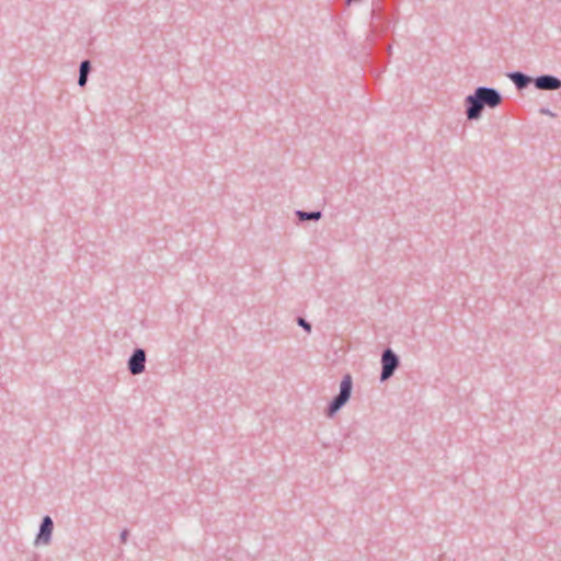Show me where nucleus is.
I'll list each match as a JSON object with an SVG mask.
<instances>
[{
    "mask_svg": "<svg viewBox=\"0 0 561 561\" xmlns=\"http://www.w3.org/2000/svg\"><path fill=\"white\" fill-rule=\"evenodd\" d=\"M502 103V95L493 88L479 87L474 93L468 95L465 100L466 115L468 119H478L481 117L484 106L494 108Z\"/></svg>",
    "mask_w": 561,
    "mask_h": 561,
    "instance_id": "nucleus-1",
    "label": "nucleus"
},
{
    "mask_svg": "<svg viewBox=\"0 0 561 561\" xmlns=\"http://www.w3.org/2000/svg\"><path fill=\"white\" fill-rule=\"evenodd\" d=\"M353 381L351 375H345L340 383V392L330 402L327 415L332 417L351 398Z\"/></svg>",
    "mask_w": 561,
    "mask_h": 561,
    "instance_id": "nucleus-2",
    "label": "nucleus"
},
{
    "mask_svg": "<svg viewBox=\"0 0 561 561\" xmlns=\"http://www.w3.org/2000/svg\"><path fill=\"white\" fill-rule=\"evenodd\" d=\"M399 365L398 355L391 348H386L381 354L380 380L386 381L392 377Z\"/></svg>",
    "mask_w": 561,
    "mask_h": 561,
    "instance_id": "nucleus-3",
    "label": "nucleus"
},
{
    "mask_svg": "<svg viewBox=\"0 0 561 561\" xmlns=\"http://www.w3.org/2000/svg\"><path fill=\"white\" fill-rule=\"evenodd\" d=\"M146 368V352L142 348H136L128 359V369L131 375H139Z\"/></svg>",
    "mask_w": 561,
    "mask_h": 561,
    "instance_id": "nucleus-4",
    "label": "nucleus"
},
{
    "mask_svg": "<svg viewBox=\"0 0 561 561\" xmlns=\"http://www.w3.org/2000/svg\"><path fill=\"white\" fill-rule=\"evenodd\" d=\"M53 529H54L53 519L49 516H45L42 519V523H41V526H39V531L37 534V537H36L34 543L36 546H39V545L47 546V545H49L50 541H51Z\"/></svg>",
    "mask_w": 561,
    "mask_h": 561,
    "instance_id": "nucleus-5",
    "label": "nucleus"
},
{
    "mask_svg": "<svg viewBox=\"0 0 561 561\" xmlns=\"http://www.w3.org/2000/svg\"><path fill=\"white\" fill-rule=\"evenodd\" d=\"M534 85L538 90L554 91L561 89V80L551 75H542L534 79Z\"/></svg>",
    "mask_w": 561,
    "mask_h": 561,
    "instance_id": "nucleus-6",
    "label": "nucleus"
},
{
    "mask_svg": "<svg viewBox=\"0 0 561 561\" xmlns=\"http://www.w3.org/2000/svg\"><path fill=\"white\" fill-rule=\"evenodd\" d=\"M508 78L514 82L518 90L527 88L531 82L534 83L533 78L519 71L510 73Z\"/></svg>",
    "mask_w": 561,
    "mask_h": 561,
    "instance_id": "nucleus-7",
    "label": "nucleus"
},
{
    "mask_svg": "<svg viewBox=\"0 0 561 561\" xmlns=\"http://www.w3.org/2000/svg\"><path fill=\"white\" fill-rule=\"evenodd\" d=\"M295 214L299 221H307V220H316L317 221V220L321 219V217H322V213L319 210H317V211L297 210Z\"/></svg>",
    "mask_w": 561,
    "mask_h": 561,
    "instance_id": "nucleus-8",
    "label": "nucleus"
},
{
    "mask_svg": "<svg viewBox=\"0 0 561 561\" xmlns=\"http://www.w3.org/2000/svg\"><path fill=\"white\" fill-rule=\"evenodd\" d=\"M91 71V62L89 60H83L80 64L79 73L89 76Z\"/></svg>",
    "mask_w": 561,
    "mask_h": 561,
    "instance_id": "nucleus-9",
    "label": "nucleus"
},
{
    "mask_svg": "<svg viewBox=\"0 0 561 561\" xmlns=\"http://www.w3.org/2000/svg\"><path fill=\"white\" fill-rule=\"evenodd\" d=\"M297 321H298V324L300 327H302L307 332L311 331V324L308 321H306L304 318L299 317Z\"/></svg>",
    "mask_w": 561,
    "mask_h": 561,
    "instance_id": "nucleus-10",
    "label": "nucleus"
},
{
    "mask_svg": "<svg viewBox=\"0 0 561 561\" xmlns=\"http://www.w3.org/2000/svg\"><path fill=\"white\" fill-rule=\"evenodd\" d=\"M87 81H88V76L79 73L78 84L80 87H84L87 84Z\"/></svg>",
    "mask_w": 561,
    "mask_h": 561,
    "instance_id": "nucleus-11",
    "label": "nucleus"
},
{
    "mask_svg": "<svg viewBox=\"0 0 561 561\" xmlns=\"http://www.w3.org/2000/svg\"><path fill=\"white\" fill-rule=\"evenodd\" d=\"M128 536H129V533L127 529H124L122 533H121V542L122 543H125L128 539Z\"/></svg>",
    "mask_w": 561,
    "mask_h": 561,
    "instance_id": "nucleus-12",
    "label": "nucleus"
},
{
    "mask_svg": "<svg viewBox=\"0 0 561 561\" xmlns=\"http://www.w3.org/2000/svg\"><path fill=\"white\" fill-rule=\"evenodd\" d=\"M540 113L549 116H554V114L548 108H541Z\"/></svg>",
    "mask_w": 561,
    "mask_h": 561,
    "instance_id": "nucleus-13",
    "label": "nucleus"
}]
</instances>
